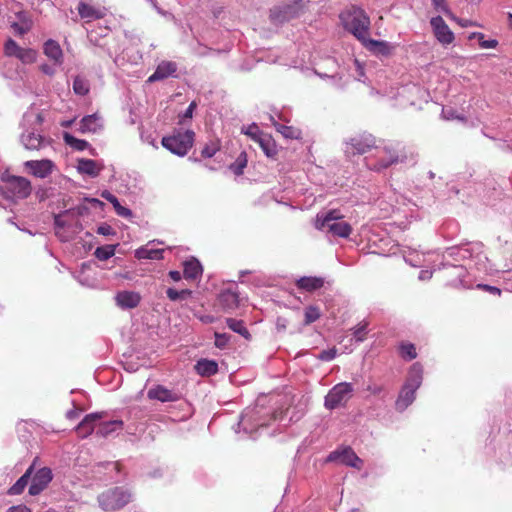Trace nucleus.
Segmentation results:
<instances>
[{"mask_svg": "<svg viewBox=\"0 0 512 512\" xmlns=\"http://www.w3.org/2000/svg\"><path fill=\"white\" fill-rule=\"evenodd\" d=\"M0 180V197L8 203L16 204L29 197L32 192L31 182L25 177L4 172Z\"/></svg>", "mask_w": 512, "mask_h": 512, "instance_id": "nucleus-1", "label": "nucleus"}, {"mask_svg": "<svg viewBox=\"0 0 512 512\" xmlns=\"http://www.w3.org/2000/svg\"><path fill=\"white\" fill-rule=\"evenodd\" d=\"M103 128L102 117L98 114L87 115L80 122L81 133H97Z\"/></svg>", "mask_w": 512, "mask_h": 512, "instance_id": "nucleus-20", "label": "nucleus"}, {"mask_svg": "<svg viewBox=\"0 0 512 512\" xmlns=\"http://www.w3.org/2000/svg\"><path fill=\"white\" fill-rule=\"evenodd\" d=\"M103 417L102 413L87 414L83 420L77 425L76 431L82 438H86L94 431L95 424Z\"/></svg>", "mask_w": 512, "mask_h": 512, "instance_id": "nucleus-19", "label": "nucleus"}, {"mask_svg": "<svg viewBox=\"0 0 512 512\" xmlns=\"http://www.w3.org/2000/svg\"><path fill=\"white\" fill-rule=\"evenodd\" d=\"M257 143L268 157H274L277 154L276 144L270 135L264 134Z\"/></svg>", "mask_w": 512, "mask_h": 512, "instance_id": "nucleus-35", "label": "nucleus"}, {"mask_svg": "<svg viewBox=\"0 0 512 512\" xmlns=\"http://www.w3.org/2000/svg\"><path fill=\"white\" fill-rule=\"evenodd\" d=\"M77 10L80 17L86 22L101 19L106 15L104 8L95 7L85 2H79Z\"/></svg>", "mask_w": 512, "mask_h": 512, "instance_id": "nucleus-17", "label": "nucleus"}, {"mask_svg": "<svg viewBox=\"0 0 512 512\" xmlns=\"http://www.w3.org/2000/svg\"><path fill=\"white\" fill-rule=\"evenodd\" d=\"M431 277H432V272H430L428 270H422L419 274L420 280L430 279Z\"/></svg>", "mask_w": 512, "mask_h": 512, "instance_id": "nucleus-63", "label": "nucleus"}, {"mask_svg": "<svg viewBox=\"0 0 512 512\" xmlns=\"http://www.w3.org/2000/svg\"><path fill=\"white\" fill-rule=\"evenodd\" d=\"M432 5L436 11L444 13L447 17H453V13L447 7L445 0H432Z\"/></svg>", "mask_w": 512, "mask_h": 512, "instance_id": "nucleus-49", "label": "nucleus"}, {"mask_svg": "<svg viewBox=\"0 0 512 512\" xmlns=\"http://www.w3.org/2000/svg\"><path fill=\"white\" fill-rule=\"evenodd\" d=\"M227 326L234 332L240 334L244 338H249L250 334L247 328L244 325V322L242 320H237L234 318H227L226 319Z\"/></svg>", "mask_w": 512, "mask_h": 512, "instance_id": "nucleus-37", "label": "nucleus"}, {"mask_svg": "<svg viewBox=\"0 0 512 512\" xmlns=\"http://www.w3.org/2000/svg\"><path fill=\"white\" fill-rule=\"evenodd\" d=\"M430 24L436 39L441 44L449 45L454 41V33L451 31L441 16L431 18Z\"/></svg>", "mask_w": 512, "mask_h": 512, "instance_id": "nucleus-13", "label": "nucleus"}, {"mask_svg": "<svg viewBox=\"0 0 512 512\" xmlns=\"http://www.w3.org/2000/svg\"><path fill=\"white\" fill-rule=\"evenodd\" d=\"M166 295L169 298V300L173 302L183 301L191 297L192 291L189 289H182L178 291L174 288H168L166 290Z\"/></svg>", "mask_w": 512, "mask_h": 512, "instance_id": "nucleus-38", "label": "nucleus"}, {"mask_svg": "<svg viewBox=\"0 0 512 512\" xmlns=\"http://www.w3.org/2000/svg\"><path fill=\"white\" fill-rule=\"evenodd\" d=\"M337 355V350L335 348H331L328 350H323L318 356V359L322 361H332Z\"/></svg>", "mask_w": 512, "mask_h": 512, "instance_id": "nucleus-52", "label": "nucleus"}, {"mask_svg": "<svg viewBox=\"0 0 512 512\" xmlns=\"http://www.w3.org/2000/svg\"><path fill=\"white\" fill-rule=\"evenodd\" d=\"M18 17H19V22H13L11 24V27L15 31V33H17L19 35H23L31 29L32 22L23 13H20L18 15Z\"/></svg>", "mask_w": 512, "mask_h": 512, "instance_id": "nucleus-36", "label": "nucleus"}, {"mask_svg": "<svg viewBox=\"0 0 512 512\" xmlns=\"http://www.w3.org/2000/svg\"><path fill=\"white\" fill-rule=\"evenodd\" d=\"M302 0H296L292 3L281 4L270 10L269 18L275 25H281L300 15L303 6Z\"/></svg>", "mask_w": 512, "mask_h": 512, "instance_id": "nucleus-7", "label": "nucleus"}, {"mask_svg": "<svg viewBox=\"0 0 512 512\" xmlns=\"http://www.w3.org/2000/svg\"><path fill=\"white\" fill-rule=\"evenodd\" d=\"M337 460L346 466H350L359 470L363 465L362 459H360L350 447H345L341 450L333 451L327 458V461L330 462Z\"/></svg>", "mask_w": 512, "mask_h": 512, "instance_id": "nucleus-11", "label": "nucleus"}, {"mask_svg": "<svg viewBox=\"0 0 512 512\" xmlns=\"http://www.w3.org/2000/svg\"><path fill=\"white\" fill-rule=\"evenodd\" d=\"M321 317V312L317 306L310 305L305 308L304 324L310 325Z\"/></svg>", "mask_w": 512, "mask_h": 512, "instance_id": "nucleus-40", "label": "nucleus"}, {"mask_svg": "<svg viewBox=\"0 0 512 512\" xmlns=\"http://www.w3.org/2000/svg\"><path fill=\"white\" fill-rule=\"evenodd\" d=\"M53 478L52 471L48 467L39 469L32 477L29 486V494L32 496L39 495L51 482Z\"/></svg>", "mask_w": 512, "mask_h": 512, "instance_id": "nucleus-14", "label": "nucleus"}, {"mask_svg": "<svg viewBox=\"0 0 512 512\" xmlns=\"http://www.w3.org/2000/svg\"><path fill=\"white\" fill-rule=\"evenodd\" d=\"M325 232L329 242L336 241L337 238H347L352 232L351 226H318Z\"/></svg>", "mask_w": 512, "mask_h": 512, "instance_id": "nucleus-24", "label": "nucleus"}, {"mask_svg": "<svg viewBox=\"0 0 512 512\" xmlns=\"http://www.w3.org/2000/svg\"><path fill=\"white\" fill-rule=\"evenodd\" d=\"M340 20L347 31L366 43L369 35L370 19L364 10L352 6L340 14Z\"/></svg>", "mask_w": 512, "mask_h": 512, "instance_id": "nucleus-2", "label": "nucleus"}, {"mask_svg": "<svg viewBox=\"0 0 512 512\" xmlns=\"http://www.w3.org/2000/svg\"><path fill=\"white\" fill-rule=\"evenodd\" d=\"M33 472V465H31L26 472L16 481V483L10 487L9 494L10 495H19L21 494L25 487L28 485L29 479L31 478Z\"/></svg>", "mask_w": 512, "mask_h": 512, "instance_id": "nucleus-33", "label": "nucleus"}, {"mask_svg": "<svg viewBox=\"0 0 512 512\" xmlns=\"http://www.w3.org/2000/svg\"><path fill=\"white\" fill-rule=\"evenodd\" d=\"M76 168L80 174L88 175L94 178L100 174L103 166L95 160L81 158L78 159Z\"/></svg>", "mask_w": 512, "mask_h": 512, "instance_id": "nucleus-21", "label": "nucleus"}, {"mask_svg": "<svg viewBox=\"0 0 512 512\" xmlns=\"http://www.w3.org/2000/svg\"><path fill=\"white\" fill-rule=\"evenodd\" d=\"M40 70L46 74V75H49V76H52L54 75L55 73V69L51 66V65H48V64H42L40 66Z\"/></svg>", "mask_w": 512, "mask_h": 512, "instance_id": "nucleus-57", "label": "nucleus"}, {"mask_svg": "<svg viewBox=\"0 0 512 512\" xmlns=\"http://www.w3.org/2000/svg\"><path fill=\"white\" fill-rule=\"evenodd\" d=\"M343 218L340 210L330 209L320 211L316 216V224H328L331 221H337Z\"/></svg>", "mask_w": 512, "mask_h": 512, "instance_id": "nucleus-34", "label": "nucleus"}, {"mask_svg": "<svg viewBox=\"0 0 512 512\" xmlns=\"http://www.w3.org/2000/svg\"><path fill=\"white\" fill-rule=\"evenodd\" d=\"M6 56L15 57L23 64H32L37 59V52L32 48L20 47L13 39H8L4 45Z\"/></svg>", "mask_w": 512, "mask_h": 512, "instance_id": "nucleus-9", "label": "nucleus"}, {"mask_svg": "<svg viewBox=\"0 0 512 512\" xmlns=\"http://www.w3.org/2000/svg\"><path fill=\"white\" fill-rule=\"evenodd\" d=\"M131 501V494L123 488L103 492L98 497L99 505L106 511L121 509Z\"/></svg>", "mask_w": 512, "mask_h": 512, "instance_id": "nucleus-6", "label": "nucleus"}, {"mask_svg": "<svg viewBox=\"0 0 512 512\" xmlns=\"http://www.w3.org/2000/svg\"><path fill=\"white\" fill-rule=\"evenodd\" d=\"M218 303L226 313H231L236 310L240 305L237 287L231 286L222 289L218 295Z\"/></svg>", "mask_w": 512, "mask_h": 512, "instance_id": "nucleus-12", "label": "nucleus"}, {"mask_svg": "<svg viewBox=\"0 0 512 512\" xmlns=\"http://www.w3.org/2000/svg\"><path fill=\"white\" fill-rule=\"evenodd\" d=\"M70 226H54L55 228V235L61 240V241H68L70 240V235H68V228Z\"/></svg>", "mask_w": 512, "mask_h": 512, "instance_id": "nucleus-50", "label": "nucleus"}, {"mask_svg": "<svg viewBox=\"0 0 512 512\" xmlns=\"http://www.w3.org/2000/svg\"><path fill=\"white\" fill-rule=\"evenodd\" d=\"M147 396L151 400H158L160 402H175L181 398L178 392L169 390L162 385L149 389Z\"/></svg>", "mask_w": 512, "mask_h": 512, "instance_id": "nucleus-16", "label": "nucleus"}, {"mask_svg": "<svg viewBox=\"0 0 512 512\" xmlns=\"http://www.w3.org/2000/svg\"><path fill=\"white\" fill-rule=\"evenodd\" d=\"M84 267L85 265H83L81 272L77 276V280L83 286L94 288L96 286V280L90 279L87 275H85Z\"/></svg>", "mask_w": 512, "mask_h": 512, "instance_id": "nucleus-47", "label": "nucleus"}, {"mask_svg": "<svg viewBox=\"0 0 512 512\" xmlns=\"http://www.w3.org/2000/svg\"><path fill=\"white\" fill-rule=\"evenodd\" d=\"M73 90L78 95H86L89 92L88 81L84 78L76 77L73 81Z\"/></svg>", "mask_w": 512, "mask_h": 512, "instance_id": "nucleus-43", "label": "nucleus"}, {"mask_svg": "<svg viewBox=\"0 0 512 512\" xmlns=\"http://www.w3.org/2000/svg\"><path fill=\"white\" fill-rule=\"evenodd\" d=\"M177 71V65L171 61H162L148 78V82H156L172 76Z\"/></svg>", "mask_w": 512, "mask_h": 512, "instance_id": "nucleus-22", "label": "nucleus"}, {"mask_svg": "<svg viewBox=\"0 0 512 512\" xmlns=\"http://www.w3.org/2000/svg\"><path fill=\"white\" fill-rule=\"evenodd\" d=\"M272 124L275 127V129L286 139H300L302 136V132L300 129L293 127V126H287L284 124H280L278 122H275L273 118H271Z\"/></svg>", "mask_w": 512, "mask_h": 512, "instance_id": "nucleus-31", "label": "nucleus"}, {"mask_svg": "<svg viewBox=\"0 0 512 512\" xmlns=\"http://www.w3.org/2000/svg\"><path fill=\"white\" fill-rule=\"evenodd\" d=\"M115 253V246L114 245H104L101 247H98L95 250V257L101 261H105L112 257Z\"/></svg>", "mask_w": 512, "mask_h": 512, "instance_id": "nucleus-41", "label": "nucleus"}, {"mask_svg": "<svg viewBox=\"0 0 512 512\" xmlns=\"http://www.w3.org/2000/svg\"><path fill=\"white\" fill-rule=\"evenodd\" d=\"M97 231L99 234H102V235L114 234L113 226H98Z\"/></svg>", "mask_w": 512, "mask_h": 512, "instance_id": "nucleus-56", "label": "nucleus"}, {"mask_svg": "<svg viewBox=\"0 0 512 512\" xmlns=\"http://www.w3.org/2000/svg\"><path fill=\"white\" fill-rule=\"evenodd\" d=\"M101 197L113 205L116 213L119 216H122V217H130L131 216V214H132L131 210L122 206L120 204V202L118 201L117 197L115 195H113L111 192L105 190L101 193Z\"/></svg>", "mask_w": 512, "mask_h": 512, "instance_id": "nucleus-32", "label": "nucleus"}, {"mask_svg": "<svg viewBox=\"0 0 512 512\" xmlns=\"http://www.w3.org/2000/svg\"><path fill=\"white\" fill-rule=\"evenodd\" d=\"M246 166V159L243 160L239 157L235 164H232L230 168L236 175H241L243 173V169Z\"/></svg>", "mask_w": 512, "mask_h": 512, "instance_id": "nucleus-54", "label": "nucleus"}, {"mask_svg": "<svg viewBox=\"0 0 512 512\" xmlns=\"http://www.w3.org/2000/svg\"><path fill=\"white\" fill-rule=\"evenodd\" d=\"M242 132L248 137H250L256 143L265 134L259 129V127L256 124H251L247 127H243Z\"/></svg>", "mask_w": 512, "mask_h": 512, "instance_id": "nucleus-44", "label": "nucleus"}, {"mask_svg": "<svg viewBox=\"0 0 512 512\" xmlns=\"http://www.w3.org/2000/svg\"><path fill=\"white\" fill-rule=\"evenodd\" d=\"M169 276H170V278H171L173 281H175V282L180 281V280H181V278H182L181 273H180L179 271H176V270L170 271V272H169Z\"/></svg>", "mask_w": 512, "mask_h": 512, "instance_id": "nucleus-61", "label": "nucleus"}, {"mask_svg": "<svg viewBox=\"0 0 512 512\" xmlns=\"http://www.w3.org/2000/svg\"><path fill=\"white\" fill-rule=\"evenodd\" d=\"M229 335L226 333H215V346L218 348H224L229 342Z\"/></svg>", "mask_w": 512, "mask_h": 512, "instance_id": "nucleus-51", "label": "nucleus"}, {"mask_svg": "<svg viewBox=\"0 0 512 512\" xmlns=\"http://www.w3.org/2000/svg\"><path fill=\"white\" fill-rule=\"evenodd\" d=\"M116 304L122 309H132L139 305L141 296L134 291H121L115 296Z\"/></svg>", "mask_w": 512, "mask_h": 512, "instance_id": "nucleus-18", "label": "nucleus"}, {"mask_svg": "<svg viewBox=\"0 0 512 512\" xmlns=\"http://www.w3.org/2000/svg\"><path fill=\"white\" fill-rule=\"evenodd\" d=\"M250 419H251V417L249 416V414H248V413H244V414L242 415V417H241V420H240V422H239V425H242V426H243V428L246 430V424H247V422H249V421H250Z\"/></svg>", "mask_w": 512, "mask_h": 512, "instance_id": "nucleus-62", "label": "nucleus"}, {"mask_svg": "<svg viewBox=\"0 0 512 512\" xmlns=\"http://www.w3.org/2000/svg\"><path fill=\"white\" fill-rule=\"evenodd\" d=\"M195 134L192 130H176L172 135L162 138V146L171 153L183 157L192 148Z\"/></svg>", "mask_w": 512, "mask_h": 512, "instance_id": "nucleus-4", "label": "nucleus"}, {"mask_svg": "<svg viewBox=\"0 0 512 512\" xmlns=\"http://www.w3.org/2000/svg\"><path fill=\"white\" fill-rule=\"evenodd\" d=\"M403 158L399 156L396 150L392 147L385 146L377 151V161L375 163L369 162L368 166L373 169L380 171L388 168L390 165L402 162Z\"/></svg>", "mask_w": 512, "mask_h": 512, "instance_id": "nucleus-10", "label": "nucleus"}, {"mask_svg": "<svg viewBox=\"0 0 512 512\" xmlns=\"http://www.w3.org/2000/svg\"><path fill=\"white\" fill-rule=\"evenodd\" d=\"M195 370L201 376H211L218 372V364L214 360L201 359L197 361Z\"/></svg>", "mask_w": 512, "mask_h": 512, "instance_id": "nucleus-28", "label": "nucleus"}, {"mask_svg": "<svg viewBox=\"0 0 512 512\" xmlns=\"http://www.w3.org/2000/svg\"><path fill=\"white\" fill-rule=\"evenodd\" d=\"M79 415V411L77 409H72V410H69L67 413H66V417L70 420L72 419H75L77 418Z\"/></svg>", "mask_w": 512, "mask_h": 512, "instance_id": "nucleus-64", "label": "nucleus"}, {"mask_svg": "<svg viewBox=\"0 0 512 512\" xmlns=\"http://www.w3.org/2000/svg\"><path fill=\"white\" fill-rule=\"evenodd\" d=\"M325 279L317 276H304L296 281L298 289L313 292L324 286Z\"/></svg>", "mask_w": 512, "mask_h": 512, "instance_id": "nucleus-23", "label": "nucleus"}, {"mask_svg": "<svg viewBox=\"0 0 512 512\" xmlns=\"http://www.w3.org/2000/svg\"><path fill=\"white\" fill-rule=\"evenodd\" d=\"M64 141L67 145L78 151H83L89 147V143L86 140L78 139L69 133L64 134Z\"/></svg>", "mask_w": 512, "mask_h": 512, "instance_id": "nucleus-39", "label": "nucleus"}, {"mask_svg": "<svg viewBox=\"0 0 512 512\" xmlns=\"http://www.w3.org/2000/svg\"><path fill=\"white\" fill-rule=\"evenodd\" d=\"M479 45L484 49H493L498 45V41L495 39L484 40L483 34H479Z\"/></svg>", "mask_w": 512, "mask_h": 512, "instance_id": "nucleus-53", "label": "nucleus"}, {"mask_svg": "<svg viewBox=\"0 0 512 512\" xmlns=\"http://www.w3.org/2000/svg\"><path fill=\"white\" fill-rule=\"evenodd\" d=\"M195 107H196V104L194 102L190 103L188 108L185 110V112L181 116L182 120H184L186 118L187 119L192 118V114H193V111H194Z\"/></svg>", "mask_w": 512, "mask_h": 512, "instance_id": "nucleus-55", "label": "nucleus"}, {"mask_svg": "<svg viewBox=\"0 0 512 512\" xmlns=\"http://www.w3.org/2000/svg\"><path fill=\"white\" fill-rule=\"evenodd\" d=\"M21 142L29 150H37L45 145V139L35 132L23 133L21 135Z\"/></svg>", "mask_w": 512, "mask_h": 512, "instance_id": "nucleus-26", "label": "nucleus"}, {"mask_svg": "<svg viewBox=\"0 0 512 512\" xmlns=\"http://www.w3.org/2000/svg\"><path fill=\"white\" fill-rule=\"evenodd\" d=\"M124 423L121 420H112L103 422L100 424L97 434L102 437H107L113 434L114 432L121 431L123 429Z\"/></svg>", "mask_w": 512, "mask_h": 512, "instance_id": "nucleus-30", "label": "nucleus"}, {"mask_svg": "<svg viewBox=\"0 0 512 512\" xmlns=\"http://www.w3.org/2000/svg\"><path fill=\"white\" fill-rule=\"evenodd\" d=\"M218 150H219L218 143L211 142V143L205 145V147L201 151V155L205 158H211L216 154V152Z\"/></svg>", "mask_w": 512, "mask_h": 512, "instance_id": "nucleus-48", "label": "nucleus"}, {"mask_svg": "<svg viewBox=\"0 0 512 512\" xmlns=\"http://www.w3.org/2000/svg\"><path fill=\"white\" fill-rule=\"evenodd\" d=\"M367 323H360L355 328H353V336L357 342H363L368 333Z\"/></svg>", "mask_w": 512, "mask_h": 512, "instance_id": "nucleus-46", "label": "nucleus"}, {"mask_svg": "<svg viewBox=\"0 0 512 512\" xmlns=\"http://www.w3.org/2000/svg\"><path fill=\"white\" fill-rule=\"evenodd\" d=\"M422 383V367L418 363L412 365L408 378L403 385L395 406L398 411H404L415 400L417 389Z\"/></svg>", "mask_w": 512, "mask_h": 512, "instance_id": "nucleus-3", "label": "nucleus"}, {"mask_svg": "<svg viewBox=\"0 0 512 512\" xmlns=\"http://www.w3.org/2000/svg\"><path fill=\"white\" fill-rule=\"evenodd\" d=\"M364 44L367 45L370 49H377L382 54H388L392 49L391 45L385 41L369 40L367 38V41Z\"/></svg>", "mask_w": 512, "mask_h": 512, "instance_id": "nucleus-42", "label": "nucleus"}, {"mask_svg": "<svg viewBox=\"0 0 512 512\" xmlns=\"http://www.w3.org/2000/svg\"><path fill=\"white\" fill-rule=\"evenodd\" d=\"M7 512H31V510L24 505H18V506L10 507L7 510Z\"/></svg>", "mask_w": 512, "mask_h": 512, "instance_id": "nucleus-58", "label": "nucleus"}, {"mask_svg": "<svg viewBox=\"0 0 512 512\" xmlns=\"http://www.w3.org/2000/svg\"><path fill=\"white\" fill-rule=\"evenodd\" d=\"M203 272L200 262L196 258H190L184 262V277L185 279L195 280L201 276Z\"/></svg>", "mask_w": 512, "mask_h": 512, "instance_id": "nucleus-27", "label": "nucleus"}, {"mask_svg": "<svg viewBox=\"0 0 512 512\" xmlns=\"http://www.w3.org/2000/svg\"><path fill=\"white\" fill-rule=\"evenodd\" d=\"M26 169L38 178L48 177L54 170L55 164L49 159L29 160L24 163Z\"/></svg>", "mask_w": 512, "mask_h": 512, "instance_id": "nucleus-15", "label": "nucleus"}, {"mask_svg": "<svg viewBox=\"0 0 512 512\" xmlns=\"http://www.w3.org/2000/svg\"><path fill=\"white\" fill-rule=\"evenodd\" d=\"M375 147V138L371 134H361L345 142L347 156L361 155Z\"/></svg>", "mask_w": 512, "mask_h": 512, "instance_id": "nucleus-8", "label": "nucleus"}, {"mask_svg": "<svg viewBox=\"0 0 512 512\" xmlns=\"http://www.w3.org/2000/svg\"><path fill=\"white\" fill-rule=\"evenodd\" d=\"M135 257L137 259H151L159 260L163 257L162 249H154L148 245L142 246L135 250Z\"/></svg>", "mask_w": 512, "mask_h": 512, "instance_id": "nucleus-29", "label": "nucleus"}, {"mask_svg": "<svg viewBox=\"0 0 512 512\" xmlns=\"http://www.w3.org/2000/svg\"><path fill=\"white\" fill-rule=\"evenodd\" d=\"M400 353H401V356L407 360H412V359L416 358V356H417L416 348L411 343L401 344Z\"/></svg>", "mask_w": 512, "mask_h": 512, "instance_id": "nucleus-45", "label": "nucleus"}, {"mask_svg": "<svg viewBox=\"0 0 512 512\" xmlns=\"http://www.w3.org/2000/svg\"><path fill=\"white\" fill-rule=\"evenodd\" d=\"M479 287L484 288L485 290L489 291L492 294L500 295V293H501V290L499 288H497V287H494V286L479 285Z\"/></svg>", "mask_w": 512, "mask_h": 512, "instance_id": "nucleus-60", "label": "nucleus"}, {"mask_svg": "<svg viewBox=\"0 0 512 512\" xmlns=\"http://www.w3.org/2000/svg\"><path fill=\"white\" fill-rule=\"evenodd\" d=\"M442 115L447 120H451V119H454V118L461 119L460 117L456 116L455 112L453 110H451V109L450 110L443 109L442 110Z\"/></svg>", "mask_w": 512, "mask_h": 512, "instance_id": "nucleus-59", "label": "nucleus"}, {"mask_svg": "<svg viewBox=\"0 0 512 512\" xmlns=\"http://www.w3.org/2000/svg\"><path fill=\"white\" fill-rule=\"evenodd\" d=\"M353 386L348 382L336 384L325 396L324 406L328 410L336 409L346 405L353 394Z\"/></svg>", "mask_w": 512, "mask_h": 512, "instance_id": "nucleus-5", "label": "nucleus"}, {"mask_svg": "<svg viewBox=\"0 0 512 512\" xmlns=\"http://www.w3.org/2000/svg\"><path fill=\"white\" fill-rule=\"evenodd\" d=\"M43 52L49 59L53 60L55 64L61 65L63 63V51L59 43L55 40H47L44 43Z\"/></svg>", "mask_w": 512, "mask_h": 512, "instance_id": "nucleus-25", "label": "nucleus"}]
</instances>
